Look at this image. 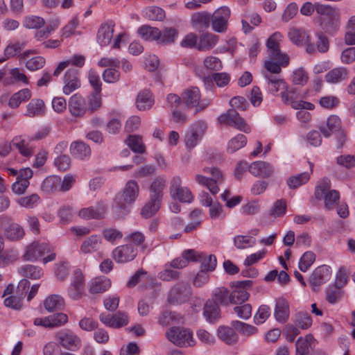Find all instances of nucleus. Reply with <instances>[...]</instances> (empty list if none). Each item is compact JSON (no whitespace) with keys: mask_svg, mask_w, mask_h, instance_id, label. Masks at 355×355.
<instances>
[{"mask_svg":"<svg viewBox=\"0 0 355 355\" xmlns=\"http://www.w3.org/2000/svg\"><path fill=\"white\" fill-rule=\"evenodd\" d=\"M263 75L267 82L269 92L275 95L279 92L282 101L284 103L290 104L293 109H313L314 105L311 103L304 101H295L294 92L292 90H288L287 83L279 76L269 74L268 73H263Z\"/></svg>","mask_w":355,"mask_h":355,"instance_id":"nucleus-1","label":"nucleus"},{"mask_svg":"<svg viewBox=\"0 0 355 355\" xmlns=\"http://www.w3.org/2000/svg\"><path fill=\"white\" fill-rule=\"evenodd\" d=\"M139 187L135 180H129L126 183L123 192L119 193L115 198V207L121 214L128 212V205L133 203L137 198Z\"/></svg>","mask_w":355,"mask_h":355,"instance_id":"nucleus-2","label":"nucleus"},{"mask_svg":"<svg viewBox=\"0 0 355 355\" xmlns=\"http://www.w3.org/2000/svg\"><path fill=\"white\" fill-rule=\"evenodd\" d=\"M166 336L169 341L179 347L193 346L194 340L192 333L187 329L173 327L166 332Z\"/></svg>","mask_w":355,"mask_h":355,"instance_id":"nucleus-3","label":"nucleus"},{"mask_svg":"<svg viewBox=\"0 0 355 355\" xmlns=\"http://www.w3.org/2000/svg\"><path fill=\"white\" fill-rule=\"evenodd\" d=\"M54 338L60 346L69 351H77L82 345L79 336L69 329L58 331Z\"/></svg>","mask_w":355,"mask_h":355,"instance_id":"nucleus-4","label":"nucleus"},{"mask_svg":"<svg viewBox=\"0 0 355 355\" xmlns=\"http://www.w3.org/2000/svg\"><path fill=\"white\" fill-rule=\"evenodd\" d=\"M201 95L197 87H190L186 89L182 94V101L188 108H196V113L203 110L208 106L209 102L207 100H200Z\"/></svg>","mask_w":355,"mask_h":355,"instance_id":"nucleus-5","label":"nucleus"},{"mask_svg":"<svg viewBox=\"0 0 355 355\" xmlns=\"http://www.w3.org/2000/svg\"><path fill=\"white\" fill-rule=\"evenodd\" d=\"M282 35L280 33L276 32L273 33L266 42V46L268 54L272 59L279 62L283 65H288L289 62L288 56L282 53L279 49V42H281Z\"/></svg>","mask_w":355,"mask_h":355,"instance_id":"nucleus-6","label":"nucleus"},{"mask_svg":"<svg viewBox=\"0 0 355 355\" xmlns=\"http://www.w3.org/2000/svg\"><path fill=\"white\" fill-rule=\"evenodd\" d=\"M315 195L318 199H324V207L327 210H332L340 198L339 192L334 189L330 190L327 182H323L317 186Z\"/></svg>","mask_w":355,"mask_h":355,"instance_id":"nucleus-7","label":"nucleus"},{"mask_svg":"<svg viewBox=\"0 0 355 355\" xmlns=\"http://www.w3.org/2000/svg\"><path fill=\"white\" fill-rule=\"evenodd\" d=\"M230 17V10L226 6L216 9L211 15V24L214 31L219 33L226 32L228 21Z\"/></svg>","mask_w":355,"mask_h":355,"instance_id":"nucleus-8","label":"nucleus"},{"mask_svg":"<svg viewBox=\"0 0 355 355\" xmlns=\"http://www.w3.org/2000/svg\"><path fill=\"white\" fill-rule=\"evenodd\" d=\"M218 121L220 124H226L234 127L235 128L244 132H249L250 128L246 124L243 118L234 109H230L225 113L222 114L218 118Z\"/></svg>","mask_w":355,"mask_h":355,"instance_id":"nucleus-9","label":"nucleus"},{"mask_svg":"<svg viewBox=\"0 0 355 355\" xmlns=\"http://www.w3.org/2000/svg\"><path fill=\"white\" fill-rule=\"evenodd\" d=\"M169 190L171 197L180 202L190 203L193 199L189 189L182 186V180L179 176L172 178L170 182Z\"/></svg>","mask_w":355,"mask_h":355,"instance_id":"nucleus-10","label":"nucleus"},{"mask_svg":"<svg viewBox=\"0 0 355 355\" xmlns=\"http://www.w3.org/2000/svg\"><path fill=\"white\" fill-rule=\"evenodd\" d=\"M137 255V249L131 243L117 246L112 253V258L119 263L130 262L134 260Z\"/></svg>","mask_w":355,"mask_h":355,"instance_id":"nucleus-11","label":"nucleus"},{"mask_svg":"<svg viewBox=\"0 0 355 355\" xmlns=\"http://www.w3.org/2000/svg\"><path fill=\"white\" fill-rule=\"evenodd\" d=\"M85 288V277L80 270H76L71 279L67 293L70 298L77 300L82 297Z\"/></svg>","mask_w":355,"mask_h":355,"instance_id":"nucleus-12","label":"nucleus"},{"mask_svg":"<svg viewBox=\"0 0 355 355\" xmlns=\"http://www.w3.org/2000/svg\"><path fill=\"white\" fill-rule=\"evenodd\" d=\"M207 128V125L205 122L198 121L196 123L186 134L185 144L187 148L189 149L193 148L202 138Z\"/></svg>","mask_w":355,"mask_h":355,"instance_id":"nucleus-13","label":"nucleus"},{"mask_svg":"<svg viewBox=\"0 0 355 355\" xmlns=\"http://www.w3.org/2000/svg\"><path fill=\"white\" fill-rule=\"evenodd\" d=\"M49 252H51V250L48 243L34 241L26 247L24 259L26 261H35Z\"/></svg>","mask_w":355,"mask_h":355,"instance_id":"nucleus-14","label":"nucleus"},{"mask_svg":"<svg viewBox=\"0 0 355 355\" xmlns=\"http://www.w3.org/2000/svg\"><path fill=\"white\" fill-rule=\"evenodd\" d=\"M107 211V205L104 201H99L95 207L91 206L81 209L78 216L85 220H100L105 218Z\"/></svg>","mask_w":355,"mask_h":355,"instance_id":"nucleus-15","label":"nucleus"},{"mask_svg":"<svg viewBox=\"0 0 355 355\" xmlns=\"http://www.w3.org/2000/svg\"><path fill=\"white\" fill-rule=\"evenodd\" d=\"M33 172L30 168L19 170L17 180L12 185V191L18 195L24 193L30 185L29 180L33 177Z\"/></svg>","mask_w":355,"mask_h":355,"instance_id":"nucleus-16","label":"nucleus"},{"mask_svg":"<svg viewBox=\"0 0 355 355\" xmlns=\"http://www.w3.org/2000/svg\"><path fill=\"white\" fill-rule=\"evenodd\" d=\"M288 37L291 42L296 45H302L304 42L306 44V50L309 53L315 52V46L311 42L310 37L302 29L291 28L288 32Z\"/></svg>","mask_w":355,"mask_h":355,"instance_id":"nucleus-17","label":"nucleus"},{"mask_svg":"<svg viewBox=\"0 0 355 355\" xmlns=\"http://www.w3.org/2000/svg\"><path fill=\"white\" fill-rule=\"evenodd\" d=\"M68 106L70 114L75 117L83 116L87 112V101L78 94L71 96Z\"/></svg>","mask_w":355,"mask_h":355,"instance_id":"nucleus-18","label":"nucleus"},{"mask_svg":"<svg viewBox=\"0 0 355 355\" xmlns=\"http://www.w3.org/2000/svg\"><path fill=\"white\" fill-rule=\"evenodd\" d=\"M64 83L62 92L65 95H69L78 89L81 85L78 70L73 68L68 69L64 76Z\"/></svg>","mask_w":355,"mask_h":355,"instance_id":"nucleus-19","label":"nucleus"},{"mask_svg":"<svg viewBox=\"0 0 355 355\" xmlns=\"http://www.w3.org/2000/svg\"><path fill=\"white\" fill-rule=\"evenodd\" d=\"M331 273V268L328 266L322 265L316 268L309 278V283L313 290L315 291L316 287L325 283L330 278Z\"/></svg>","mask_w":355,"mask_h":355,"instance_id":"nucleus-20","label":"nucleus"},{"mask_svg":"<svg viewBox=\"0 0 355 355\" xmlns=\"http://www.w3.org/2000/svg\"><path fill=\"white\" fill-rule=\"evenodd\" d=\"M190 294V288L185 282H179L170 291L168 300L171 304L181 303Z\"/></svg>","mask_w":355,"mask_h":355,"instance_id":"nucleus-21","label":"nucleus"},{"mask_svg":"<svg viewBox=\"0 0 355 355\" xmlns=\"http://www.w3.org/2000/svg\"><path fill=\"white\" fill-rule=\"evenodd\" d=\"M249 171L256 177L268 178L274 172V168L271 164L263 161H257L249 166Z\"/></svg>","mask_w":355,"mask_h":355,"instance_id":"nucleus-22","label":"nucleus"},{"mask_svg":"<svg viewBox=\"0 0 355 355\" xmlns=\"http://www.w3.org/2000/svg\"><path fill=\"white\" fill-rule=\"evenodd\" d=\"M340 14L336 11L327 17H324L321 22V26L326 33L334 35L340 28Z\"/></svg>","mask_w":355,"mask_h":355,"instance_id":"nucleus-23","label":"nucleus"},{"mask_svg":"<svg viewBox=\"0 0 355 355\" xmlns=\"http://www.w3.org/2000/svg\"><path fill=\"white\" fill-rule=\"evenodd\" d=\"M191 26L198 30L207 28L211 24V14L207 12H197L191 15Z\"/></svg>","mask_w":355,"mask_h":355,"instance_id":"nucleus-24","label":"nucleus"},{"mask_svg":"<svg viewBox=\"0 0 355 355\" xmlns=\"http://www.w3.org/2000/svg\"><path fill=\"white\" fill-rule=\"evenodd\" d=\"M218 41V35L211 33H202L198 39L197 49L200 51H208L216 46Z\"/></svg>","mask_w":355,"mask_h":355,"instance_id":"nucleus-25","label":"nucleus"},{"mask_svg":"<svg viewBox=\"0 0 355 355\" xmlns=\"http://www.w3.org/2000/svg\"><path fill=\"white\" fill-rule=\"evenodd\" d=\"M324 137H329L332 134L341 130V121L338 116L331 115L327 120V127L321 125L319 128Z\"/></svg>","mask_w":355,"mask_h":355,"instance_id":"nucleus-26","label":"nucleus"},{"mask_svg":"<svg viewBox=\"0 0 355 355\" xmlns=\"http://www.w3.org/2000/svg\"><path fill=\"white\" fill-rule=\"evenodd\" d=\"M289 305L284 298H279L276 301L274 315L277 321L285 323L289 317Z\"/></svg>","mask_w":355,"mask_h":355,"instance_id":"nucleus-27","label":"nucleus"},{"mask_svg":"<svg viewBox=\"0 0 355 355\" xmlns=\"http://www.w3.org/2000/svg\"><path fill=\"white\" fill-rule=\"evenodd\" d=\"M111 286L110 280L106 277H99L91 280L89 283V291L92 294H97L106 291Z\"/></svg>","mask_w":355,"mask_h":355,"instance_id":"nucleus-28","label":"nucleus"},{"mask_svg":"<svg viewBox=\"0 0 355 355\" xmlns=\"http://www.w3.org/2000/svg\"><path fill=\"white\" fill-rule=\"evenodd\" d=\"M114 26L110 24H102L97 33V42L101 46L108 45L113 37Z\"/></svg>","mask_w":355,"mask_h":355,"instance_id":"nucleus-29","label":"nucleus"},{"mask_svg":"<svg viewBox=\"0 0 355 355\" xmlns=\"http://www.w3.org/2000/svg\"><path fill=\"white\" fill-rule=\"evenodd\" d=\"M102 239L99 235H92L84 240L80 246V250L84 254L96 252L101 248Z\"/></svg>","mask_w":355,"mask_h":355,"instance_id":"nucleus-30","label":"nucleus"},{"mask_svg":"<svg viewBox=\"0 0 355 355\" xmlns=\"http://www.w3.org/2000/svg\"><path fill=\"white\" fill-rule=\"evenodd\" d=\"M218 337L227 345H234L238 340L234 329L228 326H220L217 329Z\"/></svg>","mask_w":355,"mask_h":355,"instance_id":"nucleus-31","label":"nucleus"},{"mask_svg":"<svg viewBox=\"0 0 355 355\" xmlns=\"http://www.w3.org/2000/svg\"><path fill=\"white\" fill-rule=\"evenodd\" d=\"M203 315L209 322H215L220 318L219 306L211 300H208L204 306Z\"/></svg>","mask_w":355,"mask_h":355,"instance_id":"nucleus-32","label":"nucleus"},{"mask_svg":"<svg viewBox=\"0 0 355 355\" xmlns=\"http://www.w3.org/2000/svg\"><path fill=\"white\" fill-rule=\"evenodd\" d=\"M45 112V105L44 101L40 98H33L26 106L25 115L33 118L37 116L42 115Z\"/></svg>","mask_w":355,"mask_h":355,"instance_id":"nucleus-33","label":"nucleus"},{"mask_svg":"<svg viewBox=\"0 0 355 355\" xmlns=\"http://www.w3.org/2000/svg\"><path fill=\"white\" fill-rule=\"evenodd\" d=\"M71 153L76 157L84 159L91 155V150L89 146L82 141H75L71 144Z\"/></svg>","mask_w":355,"mask_h":355,"instance_id":"nucleus-34","label":"nucleus"},{"mask_svg":"<svg viewBox=\"0 0 355 355\" xmlns=\"http://www.w3.org/2000/svg\"><path fill=\"white\" fill-rule=\"evenodd\" d=\"M348 77V71L345 67H336L325 75V80L329 83H337L345 80Z\"/></svg>","mask_w":355,"mask_h":355,"instance_id":"nucleus-35","label":"nucleus"},{"mask_svg":"<svg viewBox=\"0 0 355 355\" xmlns=\"http://www.w3.org/2000/svg\"><path fill=\"white\" fill-rule=\"evenodd\" d=\"M154 101L152 98L151 93L146 89L140 92L136 98L137 107L139 110L150 109L153 105Z\"/></svg>","mask_w":355,"mask_h":355,"instance_id":"nucleus-36","label":"nucleus"},{"mask_svg":"<svg viewBox=\"0 0 355 355\" xmlns=\"http://www.w3.org/2000/svg\"><path fill=\"white\" fill-rule=\"evenodd\" d=\"M64 299L58 295H51L44 301V306L48 312H54L64 306Z\"/></svg>","mask_w":355,"mask_h":355,"instance_id":"nucleus-37","label":"nucleus"},{"mask_svg":"<svg viewBox=\"0 0 355 355\" xmlns=\"http://www.w3.org/2000/svg\"><path fill=\"white\" fill-rule=\"evenodd\" d=\"M11 144L24 157H29L33 153V148L28 146L27 141L22 136L14 137Z\"/></svg>","mask_w":355,"mask_h":355,"instance_id":"nucleus-38","label":"nucleus"},{"mask_svg":"<svg viewBox=\"0 0 355 355\" xmlns=\"http://www.w3.org/2000/svg\"><path fill=\"white\" fill-rule=\"evenodd\" d=\"M166 187V179L164 177H157L152 182L150 191V198L162 201L163 190Z\"/></svg>","mask_w":355,"mask_h":355,"instance_id":"nucleus-39","label":"nucleus"},{"mask_svg":"<svg viewBox=\"0 0 355 355\" xmlns=\"http://www.w3.org/2000/svg\"><path fill=\"white\" fill-rule=\"evenodd\" d=\"M19 272L22 276L31 279H38L44 274L43 270L40 267L31 264L22 266Z\"/></svg>","mask_w":355,"mask_h":355,"instance_id":"nucleus-40","label":"nucleus"},{"mask_svg":"<svg viewBox=\"0 0 355 355\" xmlns=\"http://www.w3.org/2000/svg\"><path fill=\"white\" fill-rule=\"evenodd\" d=\"M61 184V178L57 175H51L44 180L42 183V190L46 193H51L56 191H59Z\"/></svg>","mask_w":355,"mask_h":355,"instance_id":"nucleus-41","label":"nucleus"},{"mask_svg":"<svg viewBox=\"0 0 355 355\" xmlns=\"http://www.w3.org/2000/svg\"><path fill=\"white\" fill-rule=\"evenodd\" d=\"M213 302L223 306H228L230 303V292L227 288L225 287L216 288L212 295Z\"/></svg>","mask_w":355,"mask_h":355,"instance_id":"nucleus-42","label":"nucleus"},{"mask_svg":"<svg viewBox=\"0 0 355 355\" xmlns=\"http://www.w3.org/2000/svg\"><path fill=\"white\" fill-rule=\"evenodd\" d=\"M161 202L159 200L150 197V200L146 202L141 210V215L144 218H150L155 214L161 207Z\"/></svg>","mask_w":355,"mask_h":355,"instance_id":"nucleus-43","label":"nucleus"},{"mask_svg":"<svg viewBox=\"0 0 355 355\" xmlns=\"http://www.w3.org/2000/svg\"><path fill=\"white\" fill-rule=\"evenodd\" d=\"M5 235L9 240L18 241L24 236L25 231L20 225L13 223L8 226Z\"/></svg>","mask_w":355,"mask_h":355,"instance_id":"nucleus-44","label":"nucleus"},{"mask_svg":"<svg viewBox=\"0 0 355 355\" xmlns=\"http://www.w3.org/2000/svg\"><path fill=\"white\" fill-rule=\"evenodd\" d=\"M137 32L146 40H157L161 36V31L158 28L148 25L141 26Z\"/></svg>","mask_w":355,"mask_h":355,"instance_id":"nucleus-45","label":"nucleus"},{"mask_svg":"<svg viewBox=\"0 0 355 355\" xmlns=\"http://www.w3.org/2000/svg\"><path fill=\"white\" fill-rule=\"evenodd\" d=\"M31 97V92L28 89H21L11 96L8 105L12 108H16L21 102L28 101Z\"/></svg>","mask_w":355,"mask_h":355,"instance_id":"nucleus-46","label":"nucleus"},{"mask_svg":"<svg viewBox=\"0 0 355 355\" xmlns=\"http://www.w3.org/2000/svg\"><path fill=\"white\" fill-rule=\"evenodd\" d=\"M247 144V138L244 135L238 134L236 136L231 139L227 147L229 153H234L239 149L244 147Z\"/></svg>","mask_w":355,"mask_h":355,"instance_id":"nucleus-47","label":"nucleus"},{"mask_svg":"<svg viewBox=\"0 0 355 355\" xmlns=\"http://www.w3.org/2000/svg\"><path fill=\"white\" fill-rule=\"evenodd\" d=\"M232 325L241 335L245 336H250L258 331L256 327L239 320L233 321Z\"/></svg>","mask_w":355,"mask_h":355,"instance_id":"nucleus-48","label":"nucleus"},{"mask_svg":"<svg viewBox=\"0 0 355 355\" xmlns=\"http://www.w3.org/2000/svg\"><path fill=\"white\" fill-rule=\"evenodd\" d=\"M202 257L199 260L201 264V270L207 272H212L215 270L217 264L216 258L214 254H207L202 252Z\"/></svg>","mask_w":355,"mask_h":355,"instance_id":"nucleus-49","label":"nucleus"},{"mask_svg":"<svg viewBox=\"0 0 355 355\" xmlns=\"http://www.w3.org/2000/svg\"><path fill=\"white\" fill-rule=\"evenodd\" d=\"M22 24L28 29H39L44 25L45 21L39 16L27 15L24 17Z\"/></svg>","mask_w":355,"mask_h":355,"instance_id":"nucleus-50","label":"nucleus"},{"mask_svg":"<svg viewBox=\"0 0 355 355\" xmlns=\"http://www.w3.org/2000/svg\"><path fill=\"white\" fill-rule=\"evenodd\" d=\"M236 288L230 293V303L234 304H241L249 298V293L246 290L242 288L235 287Z\"/></svg>","mask_w":355,"mask_h":355,"instance_id":"nucleus-51","label":"nucleus"},{"mask_svg":"<svg viewBox=\"0 0 355 355\" xmlns=\"http://www.w3.org/2000/svg\"><path fill=\"white\" fill-rule=\"evenodd\" d=\"M309 179L310 174L307 172H304L295 176L290 177L287 180V184L290 189H297L300 186L306 183Z\"/></svg>","mask_w":355,"mask_h":355,"instance_id":"nucleus-52","label":"nucleus"},{"mask_svg":"<svg viewBox=\"0 0 355 355\" xmlns=\"http://www.w3.org/2000/svg\"><path fill=\"white\" fill-rule=\"evenodd\" d=\"M126 143L135 153H143L145 152V146L142 142L141 137L138 135H130L126 139Z\"/></svg>","mask_w":355,"mask_h":355,"instance_id":"nucleus-53","label":"nucleus"},{"mask_svg":"<svg viewBox=\"0 0 355 355\" xmlns=\"http://www.w3.org/2000/svg\"><path fill=\"white\" fill-rule=\"evenodd\" d=\"M101 92H93L90 94L87 101V111L93 113L100 109L102 105Z\"/></svg>","mask_w":355,"mask_h":355,"instance_id":"nucleus-54","label":"nucleus"},{"mask_svg":"<svg viewBox=\"0 0 355 355\" xmlns=\"http://www.w3.org/2000/svg\"><path fill=\"white\" fill-rule=\"evenodd\" d=\"M24 46V43L16 42L10 44L4 50L5 58H0V63L4 62L7 59L19 53Z\"/></svg>","mask_w":355,"mask_h":355,"instance_id":"nucleus-55","label":"nucleus"},{"mask_svg":"<svg viewBox=\"0 0 355 355\" xmlns=\"http://www.w3.org/2000/svg\"><path fill=\"white\" fill-rule=\"evenodd\" d=\"M178 31L174 28H165L161 32L159 42L164 44H172L178 37Z\"/></svg>","mask_w":355,"mask_h":355,"instance_id":"nucleus-56","label":"nucleus"},{"mask_svg":"<svg viewBox=\"0 0 355 355\" xmlns=\"http://www.w3.org/2000/svg\"><path fill=\"white\" fill-rule=\"evenodd\" d=\"M286 65H283L279 62L275 60V59H272L271 57L264 62V67L266 69V71H263V73H268L269 74L276 75L282 71V67H286Z\"/></svg>","mask_w":355,"mask_h":355,"instance_id":"nucleus-57","label":"nucleus"},{"mask_svg":"<svg viewBox=\"0 0 355 355\" xmlns=\"http://www.w3.org/2000/svg\"><path fill=\"white\" fill-rule=\"evenodd\" d=\"M315 260V254L311 251H307L302 256L299 261V269L306 272Z\"/></svg>","mask_w":355,"mask_h":355,"instance_id":"nucleus-58","label":"nucleus"},{"mask_svg":"<svg viewBox=\"0 0 355 355\" xmlns=\"http://www.w3.org/2000/svg\"><path fill=\"white\" fill-rule=\"evenodd\" d=\"M145 15L150 20L162 21L165 17V12L157 6H150L145 10Z\"/></svg>","mask_w":355,"mask_h":355,"instance_id":"nucleus-59","label":"nucleus"},{"mask_svg":"<svg viewBox=\"0 0 355 355\" xmlns=\"http://www.w3.org/2000/svg\"><path fill=\"white\" fill-rule=\"evenodd\" d=\"M255 241L248 236L238 235L234 238L235 247L239 250H244L252 247Z\"/></svg>","mask_w":355,"mask_h":355,"instance_id":"nucleus-60","label":"nucleus"},{"mask_svg":"<svg viewBox=\"0 0 355 355\" xmlns=\"http://www.w3.org/2000/svg\"><path fill=\"white\" fill-rule=\"evenodd\" d=\"M102 234H103V236L104 237V239L107 241L112 243H113L117 241H119L123 237V234L121 231H119L117 229L112 228V227L105 228L103 230Z\"/></svg>","mask_w":355,"mask_h":355,"instance_id":"nucleus-61","label":"nucleus"},{"mask_svg":"<svg viewBox=\"0 0 355 355\" xmlns=\"http://www.w3.org/2000/svg\"><path fill=\"white\" fill-rule=\"evenodd\" d=\"M270 315V309L268 305H261L254 316V322L256 324L263 323Z\"/></svg>","mask_w":355,"mask_h":355,"instance_id":"nucleus-62","label":"nucleus"},{"mask_svg":"<svg viewBox=\"0 0 355 355\" xmlns=\"http://www.w3.org/2000/svg\"><path fill=\"white\" fill-rule=\"evenodd\" d=\"M295 324L303 329H306L311 326L312 319L308 313L299 312L295 315Z\"/></svg>","mask_w":355,"mask_h":355,"instance_id":"nucleus-63","label":"nucleus"},{"mask_svg":"<svg viewBox=\"0 0 355 355\" xmlns=\"http://www.w3.org/2000/svg\"><path fill=\"white\" fill-rule=\"evenodd\" d=\"M179 316L175 313L168 311H164L159 315L158 322L162 326H168L173 322L178 320Z\"/></svg>","mask_w":355,"mask_h":355,"instance_id":"nucleus-64","label":"nucleus"}]
</instances>
